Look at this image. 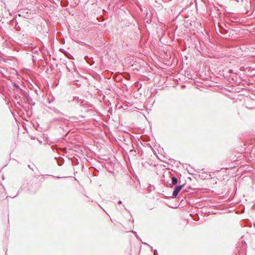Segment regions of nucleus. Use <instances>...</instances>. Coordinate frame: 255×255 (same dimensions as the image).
I'll list each match as a JSON object with an SVG mask.
<instances>
[{
  "instance_id": "obj_3",
  "label": "nucleus",
  "mask_w": 255,
  "mask_h": 255,
  "mask_svg": "<svg viewBox=\"0 0 255 255\" xmlns=\"http://www.w3.org/2000/svg\"><path fill=\"white\" fill-rule=\"evenodd\" d=\"M254 226H255V224Z\"/></svg>"
},
{
  "instance_id": "obj_1",
  "label": "nucleus",
  "mask_w": 255,
  "mask_h": 255,
  "mask_svg": "<svg viewBox=\"0 0 255 255\" xmlns=\"http://www.w3.org/2000/svg\"><path fill=\"white\" fill-rule=\"evenodd\" d=\"M183 186V185H180V186H177L175 188V189L173 192V195L174 197H176L178 195V193L181 190Z\"/></svg>"
},
{
  "instance_id": "obj_2",
  "label": "nucleus",
  "mask_w": 255,
  "mask_h": 255,
  "mask_svg": "<svg viewBox=\"0 0 255 255\" xmlns=\"http://www.w3.org/2000/svg\"><path fill=\"white\" fill-rule=\"evenodd\" d=\"M172 184L175 185L177 183V179L176 178L173 177L172 178Z\"/></svg>"
}]
</instances>
